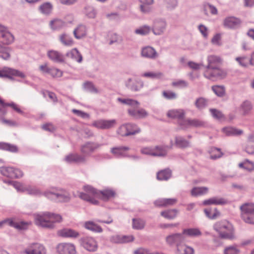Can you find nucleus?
I'll use <instances>...</instances> for the list:
<instances>
[{
  "label": "nucleus",
  "mask_w": 254,
  "mask_h": 254,
  "mask_svg": "<svg viewBox=\"0 0 254 254\" xmlns=\"http://www.w3.org/2000/svg\"><path fill=\"white\" fill-rule=\"evenodd\" d=\"M98 147V145L95 143L87 142L81 146L80 151L85 156L93 152Z\"/></svg>",
  "instance_id": "obj_32"
},
{
  "label": "nucleus",
  "mask_w": 254,
  "mask_h": 254,
  "mask_svg": "<svg viewBox=\"0 0 254 254\" xmlns=\"http://www.w3.org/2000/svg\"><path fill=\"white\" fill-rule=\"evenodd\" d=\"M171 171L170 169H165L158 172L157 179L160 181H167L171 177Z\"/></svg>",
  "instance_id": "obj_42"
},
{
  "label": "nucleus",
  "mask_w": 254,
  "mask_h": 254,
  "mask_svg": "<svg viewBox=\"0 0 254 254\" xmlns=\"http://www.w3.org/2000/svg\"><path fill=\"white\" fill-rule=\"evenodd\" d=\"M241 23V20L234 16L226 17L223 21L224 26L228 28H235Z\"/></svg>",
  "instance_id": "obj_28"
},
{
  "label": "nucleus",
  "mask_w": 254,
  "mask_h": 254,
  "mask_svg": "<svg viewBox=\"0 0 254 254\" xmlns=\"http://www.w3.org/2000/svg\"><path fill=\"white\" fill-rule=\"evenodd\" d=\"M206 216L209 219H214L220 215V212L216 209H205L204 210Z\"/></svg>",
  "instance_id": "obj_48"
},
{
  "label": "nucleus",
  "mask_w": 254,
  "mask_h": 254,
  "mask_svg": "<svg viewBox=\"0 0 254 254\" xmlns=\"http://www.w3.org/2000/svg\"><path fill=\"white\" fill-rule=\"evenodd\" d=\"M23 254H46L47 251L45 246L38 243L29 244L22 252Z\"/></svg>",
  "instance_id": "obj_11"
},
{
  "label": "nucleus",
  "mask_w": 254,
  "mask_h": 254,
  "mask_svg": "<svg viewBox=\"0 0 254 254\" xmlns=\"http://www.w3.org/2000/svg\"><path fill=\"white\" fill-rule=\"evenodd\" d=\"M140 128L132 123H127L121 125L117 129V133L121 136L133 135L139 133Z\"/></svg>",
  "instance_id": "obj_10"
},
{
  "label": "nucleus",
  "mask_w": 254,
  "mask_h": 254,
  "mask_svg": "<svg viewBox=\"0 0 254 254\" xmlns=\"http://www.w3.org/2000/svg\"><path fill=\"white\" fill-rule=\"evenodd\" d=\"M66 25V23L59 18H55L50 21L49 26L53 31H59Z\"/></svg>",
  "instance_id": "obj_29"
},
{
  "label": "nucleus",
  "mask_w": 254,
  "mask_h": 254,
  "mask_svg": "<svg viewBox=\"0 0 254 254\" xmlns=\"http://www.w3.org/2000/svg\"><path fill=\"white\" fill-rule=\"evenodd\" d=\"M164 6L168 11L174 10L178 5V0H164Z\"/></svg>",
  "instance_id": "obj_45"
},
{
  "label": "nucleus",
  "mask_w": 254,
  "mask_h": 254,
  "mask_svg": "<svg viewBox=\"0 0 254 254\" xmlns=\"http://www.w3.org/2000/svg\"><path fill=\"white\" fill-rule=\"evenodd\" d=\"M84 227L86 229L93 232H101L102 231V229L101 227L92 221L86 222L84 224Z\"/></svg>",
  "instance_id": "obj_44"
},
{
  "label": "nucleus",
  "mask_w": 254,
  "mask_h": 254,
  "mask_svg": "<svg viewBox=\"0 0 254 254\" xmlns=\"http://www.w3.org/2000/svg\"><path fill=\"white\" fill-rule=\"evenodd\" d=\"M0 149L9 151L11 152H16L17 151V147L14 145L4 142H0Z\"/></svg>",
  "instance_id": "obj_50"
},
{
  "label": "nucleus",
  "mask_w": 254,
  "mask_h": 254,
  "mask_svg": "<svg viewBox=\"0 0 254 254\" xmlns=\"http://www.w3.org/2000/svg\"><path fill=\"white\" fill-rule=\"evenodd\" d=\"M140 76L151 79H158L162 77V73L160 72L147 71L142 73Z\"/></svg>",
  "instance_id": "obj_46"
},
{
  "label": "nucleus",
  "mask_w": 254,
  "mask_h": 254,
  "mask_svg": "<svg viewBox=\"0 0 254 254\" xmlns=\"http://www.w3.org/2000/svg\"><path fill=\"white\" fill-rule=\"evenodd\" d=\"M183 236L193 238L200 236L202 233L199 229L197 228H190L183 229L182 231Z\"/></svg>",
  "instance_id": "obj_33"
},
{
  "label": "nucleus",
  "mask_w": 254,
  "mask_h": 254,
  "mask_svg": "<svg viewBox=\"0 0 254 254\" xmlns=\"http://www.w3.org/2000/svg\"><path fill=\"white\" fill-rule=\"evenodd\" d=\"M35 224L38 227L53 229L56 223H60L63 219L61 215L49 212L38 213L34 216Z\"/></svg>",
  "instance_id": "obj_3"
},
{
  "label": "nucleus",
  "mask_w": 254,
  "mask_h": 254,
  "mask_svg": "<svg viewBox=\"0 0 254 254\" xmlns=\"http://www.w3.org/2000/svg\"><path fill=\"white\" fill-rule=\"evenodd\" d=\"M145 222L140 219H132V227L134 229L140 230L144 227Z\"/></svg>",
  "instance_id": "obj_59"
},
{
  "label": "nucleus",
  "mask_w": 254,
  "mask_h": 254,
  "mask_svg": "<svg viewBox=\"0 0 254 254\" xmlns=\"http://www.w3.org/2000/svg\"><path fill=\"white\" fill-rule=\"evenodd\" d=\"M212 90L214 93L219 97H222L224 95L225 89L222 86L215 85L212 87Z\"/></svg>",
  "instance_id": "obj_60"
},
{
  "label": "nucleus",
  "mask_w": 254,
  "mask_h": 254,
  "mask_svg": "<svg viewBox=\"0 0 254 254\" xmlns=\"http://www.w3.org/2000/svg\"><path fill=\"white\" fill-rule=\"evenodd\" d=\"M176 202L175 198H159L154 202V204L158 206H168L174 204Z\"/></svg>",
  "instance_id": "obj_36"
},
{
  "label": "nucleus",
  "mask_w": 254,
  "mask_h": 254,
  "mask_svg": "<svg viewBox=\"0 0 254 254\" xmlns=\"http://www.w3.org/2000/svg\"><path fill=\"white\" fill-rule=\"evenodd\" d=\"M84 13L87 18L94 19L97 16V11L94 6L87 5L84 8Z\"/></svg>",
  "instance_id": "obj_37"
},
{
  "label": "nucleus",
  "mask_w": 254,
  "mask_h": 254,
  "mask_svg": "<svg viewBox=\"0 0 254 254\" xmlns=\"http://www.w3.org/2000/svg\"><path fill=\"white\" fill-rule=\"evenodd\" d=\"M64 160L68 163H84L86 162L87 158L84 155L71 153L65 156Z\"/></svg>",
  "instance_id": "obj_22"
},
{
  "label": "nucleus",
  "mask_w": 254,
  "mask_h": 254,
  "mask_svg": "<svg viewBox=\"0 0 254 254\" xmlns=\"http://www.w3.org/2000/svg\"><path fill=\"white\" fill-rule=\"evenodd\" d=\"M31 224V222H17L13 219H8L0 222V227L3 225H6L14 227L18 230H25Z\"/></svg>",
  "instance_id": "obj_16"
},
{
  "label": "nucleus",
  "mask_w": 254,
  "mask_h": 254,
  "mask_svg": "<svg viewBox=\"0 0 254 254\" xmlns=\"http://www.w3.org/2000/svg\"><path fill=\"white\" fill-rule=\"evenodd\" d=\"M134 237L132 235L124 236L115 235L111 237L110 240L111 242L117 244L128 243L133 241Z\"/></svg>",
  "instance_id": "obj_26"
},
{
  "label": "nucleus",
  "mask_w": 254,
  "mask_h": 254,
  "mask_svg": "<svg viewBox=\"0 0 254 254\" xmlns=\"http://www.w3.org/2000/svg\"><path fill=\"white\" fill-rule=\"evenodd\" d=\"M44 194L48 199L58 202H67L71 198L70 193L64 190L46 191Z\"/></svg>",
  "instance_id": "obj_8"
},
{
  "label": "nucleus",
  "mask_w": 254,
  "mask_h": 254,
  "mask_svg": "<svg viewBox=\"0 0 254 254\" xmlns=\"http://www.w3.org/2000/svg\"><path fill=\"white\" fill-rule=\"evenodd\" d=\"M226 201L223 198L214 197L203 201V204L206 205L209 204H224Z\"/></svg>",
  "instance_id": "obj_41"
},
{
  "label": "nucleus",
  "mask_w": 254,
  "mask_h": 254,
  "mask_svg": "<svg viewBox=\"0 0 254 254\" xmlns=\"http://www.w3.org/2000/svg\"><path fill=\"white\" fill-rule=\"evenodd\" d=\"M242 219L247 223L254 224V203H245L240 206Z\"/></svg>",
  "instance_id": "obj_9"
},
{
  "label": "nucleus",
  "mask_w": 254,
  "mask_h": 254,
  "mask_svg": "<svg viewBox=\"0 0 254 254\" xmlns=\"http://www.w3.org/2000/svg\"><path fill=\"white\" fill-rule=\"evenodd\" d=\"M129 150L127 146H120L113 147L111 149V152L116 158L127 157V151Z\"/></svg>",
  "instance_id": "obj_23"
},
{
  "label": "nucleus",
  "mask_w": 254,
  "mask_h": 254,
  "mask_svg": "<svg viewBox=\"0 0 254 254\" xmlns=\"http://www.w3.org/2000/svg\"><path fill=\"white\" fill-rule=\"evenodd\" d=\"M152 4L140 3L139 6L140 11L145 14L149 13L152 10Z\"/></svg>",
  "instance_id": "obj_61"
},
{
  "label": "nucleus",
  "mask_w": 254,
  "mask_h": 254,
  "mask_svg": "<svg viewBox=\"0 0 254 254\" xmlns=\"http://www.w3.org/2000/svg\"><path fill=\"white\" fill-rule=\"evenodd\" d=\"M10 106L13 108L16 112L19 113H23V112L18 107V106L14 103H5L3 100L0 99V114L4 115L6 113V107Z\"/></svg>",
  "instance_id": "obj_31"
},
{
  "label": "nucleus",
  "mask_w": 254,
  "mask_h": 254,
  "mask_svg": "<svg viewBox=\"0 0 254 254\" xmlns=\"http://www.w3.org/2000/svg\"><path fill=\"white\" fill-rule=\"evenodd\" d=\"M167 22L164 19L157 18L153 21L151 31L155 35H161L166 30Z\"/></svg>",
  "instance_id": "obj_14"
},
{
  "label": "nucleus",
  "mask_w": 254,
  "mask_h": 254,
  "mask_svg": "<svg viewBox=\"0 0 254 254\" xmlns=\"http://www.w3.org/2000/svg\"><path fill=\"white\" fill-rule=\"evenodd\" d=\"M151 31V27L148 25H144L135 29V34L142 36L148 35Z\"/></svg>",
  "instance_id": "obj_47"
},
{
  "label": "nucleus",
  "mask_w": 254,
  "mask_h": 254,
  "mask_svg": "<svg viewBox=\"0 0 254 254\" xmlns=\"http://www.w3.org/2000/svg\"><path fill=\"white\" fill-rule=\"evenodd\" d=\"M239 166L250 171L254 169V163L246 159L243 162L239 163Z\"/></svg>",
  "instance_id": "obj_53"
},
{
  "label": "nucleus",
  "mask_w": 254,
  "mask_h": 254,
  "mask_svg": "<svg viewBox=\"0 0 254 254\" xmlns=\"http://www.w3.org/2000/svg\"><path fill=\"white\" fill-rule=\"evenodd\" d=\"M223 132L227 136H238L241 135L243 131L231 127H227L222 128Z\"/></svg>",
  "instance_id": "obj_35"
},
{
  "label": "nucleus",
  "mask_w": 254,
  "mask_h": 254,
  "mask_svg": "<svg viewBox=\"0 0 254 254\" xmlns=\"http://www.w3.org/2000/svg\"><path fill=\"white\" fill-rule=\"evenodd\" d=\"M172 144L168 145H157L155 146H144L140 149L141 154L155 157H165L169 149L172 148Z\"/></svg>",
  "instance_id": "obj_6"
},
{
  "label": "nucleus",
  "mask_w": 254,
  "mask_h": 254,
  "mask_svg": "<svg viewBox=\"0 0 254 254\" xmlns=\"http://www.w3.org/2000/svg\"><path fill=\"white\" fill-rule=\"evenodd\" d=\"M141 56L146 58L154 59L157 57L158 54L154 48L147 46L142 49Z\"/></svg>",
  "instance_id": "obj_30"
},
{
  "label": "nucleus",
  "mask_w": 254,
  "mask_h": 254,
  "mask_svg": "<svg viewBox=\"0 0 254 254\" xmlns=\"http://www.w3.org/2000/svg\"><path fill=\"white\" fill-rule=\"evenodd\" d=\"M252 109L251 103L248 101H245L241 105V109L243 114H248Z\"/></svg>",
  "instance_id": "obj_58"
},
{
  "label": "nucleus",
  "mask_w": 254,
  "mask_h": 254,
  "mask_svg": "<svg viewBox=\"0 0 254 254\" xmlns=\"http://www.w3.org/2000/svg\"><path fill=\"white\" fill-rule=\"evenodd\" d=\"M185 113L184 110L181 109L173 110L169 111L167 113V116L172 118H177L180 120L179 124L183 120Z\"/></svg>",
  "instance_id": "obj_40"
},
{
  "label": "nucleus",
  "mask_w": 254,
  "mask_h": 254,
  "mask_svg": "<svg viewBox=\"0 0 254 254\" xmlns=\"http://www.w3.org/2000/svg\"><path fill=\"white\" fill-rule=\"evenodd\" d=\"M59 236L67 238L75 239L79 236L78 232L70 228H64L58 231Z\"/></svg>",
  "instance_id": "obj_24"
},
{
  "label": "nucleus",
  "mask_w": 254,
  "mask_h": 254,
  "mask_svg": "<svg viewBox=\"0 0 254 254\" xmlns=\"http://www.w3.org/2000/svg\"><path fill=\"white\" fill-rule=\"evenodd\" d=\"M117 122L115 119L113 120H99L94 121L92 126L102 129L110 128L116 125Z\"/></svg>",
  "instance_id": "obj_19"
},
{
  "label": "nucleus",
  "mask_w": 254,
  "mask_h": 254,
  "mask_svg": "<svg viewBox=\"0 0 254 254\" xmlns=\"http://www.w3.org/2000/svg\"><path fill=\"white\" fill-rule=\"evenodd\" d=\"M236 60L242 66L245 67L251 64V58L246 56L237 57L236 58Z\"/></svg>",
  "instance_id": "obj_56"
},
{
  "label": "nucleus",
  "mask_w": 254,
  "mask_h": 254,
  "mask_svg": "<svg viewBox=\"0 0 254 254\" xmlns=\"http://www.w3.org/2000/svg\"><path fill=\"white\" fill-rule=\"evenodd\" d=\"M175 145L181 148L188 147L190 146V142L184 137L178 136L175 137Z\"/></svg>",
  "instance_id": "obj_43"
},
{
  "label": "nucleus",
  "mask_w": 254,
  "mask_h": 254,
  "mask_svg": "<svg viewBox=\"0 0 254 254\" xmlns=\"http://www.w3.org/2000/svg\"><path fill=\"white\" fill-rule=\"evenodd\" d=\"M240 250L237 246L234 245L225 248L224 254H239Z\"/></svg>",
  "instance_id": "obj_55"
},
{
  "label": "nucleus",
  "mask_w": 254,
  "mask_h": 254,
  "mask_svg": "<svg viewBox=\"0 0 254 254\" xmlns=\"http://www.w3.org/2000/svg\"><path fill=\"white\" fill-rule=\"evenodd\" d=\"M84 86V88L89 92L94 93H97L98 92L97 89L91 82H87L85 83Z\"/></svg>",
  "instance_id": "obj_62"
},
{
  "label": "nucleus",
  "mask_w": 254,
  "mask_h": 254,
  "mask_svg": "<svg viewBox=\"0 0 254 254\" xmlns=\"http://www.w3.org/2000/svg\"><path fill=\"white\" fill-rule=\"evenodd\" d=\"M178 211L176 209H171L167 211H162L161 215L168 219H173L177 216Z\"/></svg>",
  "instance_id": "obj_49"
},
{
  "label": "nucleus",
  "mask_w": 254,
  "mask_h": 254,
  "mask_svg": "<svg viewBox=\"0 0 254 254\" xmlns=\"http://www.w3.org/2000/svg\"><path fill=\"white\" fill-rule=\"evenodd\" d=\"M213 229L221 239L232 240L235 238V230L233 225L226 220L216 222Z\"/></svg>",
  "instance_id": "obj_4"
},
{
  "label": "nucleus",
  "mask_w": 254,
  "mask_h": 254,
  "mask_svg": "<svg viewBox=\"0 0 254 254\" xmlns=\"http://www.w3.org/2000/svg\"><path fill=\"white\" fill-rule=\"evenodd\" d=\"M59 40L63 45L66 46H72L74 44V41L72 37L66 33L60 35Z\"/></svg>",
  "instance_id": "obj_39"
},
{
  "label": "nucleus",
  "mask_w": 254,
  "mask_h": 254,
  "mask_svg": "<svg viewBox=\"0 0 254 254\" xmlns=\"http://www.w3.org/2000/svg\"><path fill=\"white\" fill-rule=\"evenodd\" d=\"M208 64L204 72V76L211 80L223 78L225 77L226 73L219 67L222 61L220 57L216 55H209L207 57Z\"/></svg>",
  "instance_id": "obj_2"
},
{
  "label": "nucleus",
  "mask_w": 254,
  "mask_h": 254,
  "mask_svg": "<svg viewBox=\"0 0 254 254\" xmlns=\"http://www.w3.org/2000/svg\"><path fill=\"white\" fill-rule=\"evenodd\" d=\"M209 152L210 158L213 160L220 158L223 154L220 149L215 147L211 148Z\"/></svg>",
  "instance_id": "obj_51"
},
{
  "label": "nucleus",
  "mask_w": 254,
  "mask_h": 254,
  "mask_svg": "<svg viewBox=\"0 0 254 254\" xmlns=\"http://www.w3.org/2000/svg\"><path fill=\"white\" fill-rule=\"evenodd\" d=\"M8 183L12 185L18 191L26 192L28 194L33 195H44V192L43 193L40 189L36 187L26 185L15 181H9Z\"/></svg>",
  "instance_id": "obj_7"
},
{
  "label": "nucleus",
  "mask_w": 254,
  "mask_h": 254,
  "mask_svg": "<svg viewBox=\"0 0 254 254\" xmlns=\"http://www.w3.org/2000/svg\"><path fill=\"white\" fill-rule=\"evenodd\" d=\"M14 40L13 35L9 31L7 28L0 24V43L9 45Z\"/></svg>",
  "instance_id": "obj_17"
},
{
  "label": "nucleus",
  "mask_w": 254,
  "mask_h": 254,
  "mask_svg": "<svg viewBox=\"0 0 254 254\" xmlns=\"http://www.w3.org/2000/svg\"><path fill=\"white\" fill-rule=\"evenodd\" d=\"M0 58L5 60L9 59L10 54L8 48H5L0 51Z\"/></svg>",
  "instance_id": "obj_64"
},
{
  "label": "nucleus",
  "mask_w": 254,
  "mask_h": 254,
  "mask_svg": "<svg viewBox=\"0 0 254 254\" xmlns=\"http://www.w3.org/2000/svg\"><path fill=\"white\" fill-rule=\"evenodd\" d=\"M11 76H16L21 78L25 77V75L23 72L16 69L4 67L2 70H0V77H7L12 79Z\"/></svg>",
  "instance_id": "obj_20"
},
{
  "label": "nucleus",
  "mask_w": 254,
  "mask_h": 254,
  "mask_svg": "<svg viewBox=\"0 0 254 254\" xmlns=\"http://www.w3.org/2000/svg\"><path fill=\"white\" fill-rule=\"evenodd\" d=\"M13 167H2L0 168V173L4 176L11 178V176H14L12 172Z\"/></svg>",
  "instance_id": "obj_57"
},
{
  "label": "nucleus",
  "mask_w": 254,
  "mask_h": 254,
  "mask_svg": "<svg viewBox=\"0 0 254 254\" xmlns=\"http://www.w3.org/2000/svg\"><path fill=\"white\" fill-rule=\"evenodd\" d=\"M126 86L132 91H138L144 86V82L141 79L133 80L131 78H128L125 82Z\"/></svg>",
  "instance_id": "obj_21"
},
{
  "label": "nucleus",
  "mask_w": 254,
  "mask_h": 254,
  "mask_svg": "<svg viewBox=\"0 0 254 254\" xmlns=\"http://www.w3.org/2000/svg\"><path fill=\"white\" fill-rule=\"evenodd\" d=\"M185 240V237L183 236V233L172 234L168 236L166 238V243L170 245H176L177 247V252L180 254L179 247L182 243Z\"/></svg>",
  "instance_id": "obj_13"
},
{
  "label": "nucleus",
  "mask_w": 254,
  "mask_h": 254,
  "mask_svg": "<svg viewBox=\"0 0 254 254\" xmlns=\"http://www.w3.org/2000/svg\"><path fill=\"white\" fill-rule=\"evenodd\" d=\"M181 127L185 129L190 127H201L205 125V123L199 119H187L182 120L180 123Z\"/></svg>",
  "instance_id": "obj_18"
},
{
  "label": "nucleus",
  "mask_w": 254,
  "mask_h": 254,
  "mask_svg": "<svg viewBox=\"0 0 254 254\" xmlns=\"http://www.w3.org/2000/svg\"><path fill=\"white\" fill-rule=\"evenodd\" d=\"M48 58L55 63H61L64 61V56L60 52L51 50L47 52Z\"/></svg>",
  "instance_id": "obj_25"
},
{
  "label": "nucleus",
  "mask_w": 254,
  "mask_h": 254,
  "mask_svg": "<svg viewBox=\"0 0 254 254\" xmlns=\"http://www.w3.org/2000/svg\"><path fill=\"white\" fill-rule=\"evenodd\" d=\"M163 95L164 98L168 100L175 99L177 97V95L175 92L169 90L163 91Z\"/></svg>",
  "instance_id": "obj_63"
},
{
  "label": "nucleus",
  "mask_w": 254,
  "mask_h": 254,
  "mask_svg": "<svg viewBox=\"0 0 254 254\" xmlns=\"http://www.w3.org/2000/svg\"><path fill=\"white\" fill-rule=\"evenodd\" d=\"M81 245L87 251L90 252H96L98 245L96 240L91 237H85L80 240Z\"/></svg>",
  "instance_id": "obj_12"
},
{
  "label": "nucleus",
  "mask_w": 254,
  "mask_h": 254,
  "mask_svg": "<svg viewBox=\"0 0 254 254\" xmlns=\"http://www.w3.org/2000/svg\"><path fill=\"white\" fill-rule=\"evenodd\" d=\"M118 100L123 104L129 106L127 109L129 116L134 119H141L148 115L147 112L142 108H139V103L136 100L131 99L119 98Z\"/></svg>",
  "instance_id": "obj_5"
},
{
  "label": "nucleus",
  "mask_w": 254,
  "mask_h": 254,
  "mask_svg": "<svg viewBox=\"0 0 254 254\" xmlns=\"http://www.w3.org/2000/svg\"><path fill=\"white\" fill-rule=\"evenodd\" d=\"M208 104V101L202 97L198 98L195 102L196 107L200 110L206 107Z\"/></svg>",
  "instance_id": "obj_54"
},
{
  "label": "nucleus",
  "mask_w": 254,
  "mask_h": 254,
  "mask_svg": "<svg viewBox=\"0 0 254 254\" xmlns=\"http://www.w3.org/2000/svg\"><path fill=\"white\" fill-rule=\"evenodd\" d=\"M57 252L59 254H76L75 246L71 243H61L56 247Z\"/></svg>",
  "instance_id": "obj_15"
},
{
  "label": "nucleus",
  "mask_w": 254,
  "mask_h": 254,
  "mask_svg": "<svg viewBox=\"0 0 254 254\" xmlns=\"http://www.w3.org/2000/svg\"><path fill=\"white\" fill-rule=\"evenodd\" d=\"M83 190L84 192H79V197L95 205L98 203V199L107 201L115 194V192L113 190L107 189L102 191H98L90 186H84Z\"/></svg>",
  "instance_id": "obj_1"
},
{
  "label": "nucleus",
  "mask_w": 254,
  "mask_h": 254,
  "mask_svg": "<svg viewBox=\"0 0 254 254\" xmlns=\"http://www.w3.org/2000/svg\"><path fill=\"white\" fill-rule=\"evenodd\" d=\"M208 192V188L206 187H194L190 191L192 196L197 197L207 194Z\"/></svg>",
  "instance_id": "obj_38"
},
{
  "label": "nucleus",
  "mask_w": 254,
  "mask_h": 254,
  "mask_svg": "<svg viewBox=\"0 0 254 254\" xmlns=\"http://www.w3.org/2000/svg\"><path fill=\"white\" fill-rule=\"evenodd\" d=\"M66 56L78 63L82 61V56L76 48H73L67 52Z\"/></svg>",
  "instance_id": "obj_34"
},
{
  "label": "nucleus",
  "mask_w": 254,
  "mask_h": 254,
  "mask_svg": "<svg viewBox=\"0 0 254 254\" xmlns=\"http://www.w3.org/2000/svg\"><path fill=\"white\" fill-rule=\"evenodd\" d=\"M87 31V26L83 24H80L74 29L73 35L76 39H80L86 36Z\"/></svg>",
  "instance_id": "obj_27"
},
{
  "label": "nucleus",
  "mask_w": 254,
  "mask_h": 254,
  "mask_svg": "<svg viewBox=\"0 0 254 254\" xmlns=\"http://www.w3.org/2000/svg\"><path fill=\"white\" fill-rule=\"evenodd\" d=\"M39 9L41 13L49 14L52 12V5L50 2L44 3L40 6Z\"/></svg>",
  "instance_id": "obj_52"
}]
</instances>
